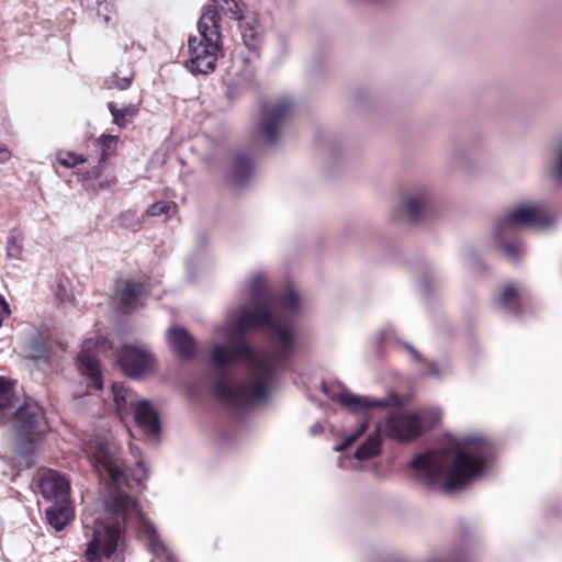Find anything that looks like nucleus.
<instances>
[{"label": "nucleus", "mask_w": 562, "mask_h": 562, "mask_svg": "<svg viewBox=\"0 0 562 562\" xmlns=\"http://www.w3.org/2000/svg\"><path fill=\"white\" fill-rule=\"evenodd\" d=\"M176 207L177 206L173 202L159 201V202L153 203L147 209V215L148 216H159L161 214H169V212L176 210Z\"/></svg>", "instance_id": "obj_29"}, {"label": "nucleus", "mask_w": 562, "mask_h": 562, "mask_svg": "<svg viewBox=\"0 0 562 562\" xmlns=\"http://www.w3.org/2000/svg\"><path fill=\"white\" fill-rule=\"evenodd\" d=\"M131 450L134 452L136 451L137 453H139L138 449H134V447H131Z\"/></svg>", "instance_id": "obj_44"}, {"label": "nucleus", "mask_w": 562, "mask_h": 562, "mask_svg": "<svg viewBox=\"0 0 562 562\" xmlns=\"http://www.w3.org/2000/svg\"><path fill=\"white\" fill-rule=\"evenodd\" d=\"M381 451V425L376 427V429L371 432L364 442L360 445V447L355 451V458L357 460L363 461L371 459L379 454Z\"/></svg>", "instance_id": "obj_22"}, {"label": "nucleus", "mask_w": 562, "mask_h": 562, "mask_svg": "<svg viewBox=\"0 0 562 562\" xmlns=\"http://www.w3.org/2000/svg\"><path fill=\"white\" fill-rule=\"evenodd\" d=\"M136 471H142V474H138L137 472H135L133 474L136 481L140 482L142 480L147 479L148 473H147V470H146V468L144 465L143 460H140V459H138L136 461Z\"/></svg>", "instance_id": "obj_37"}, {"label": "nucleus", "mask_w": 562, "mask_h": 562, "mask_svg": "<svg viewBox=\"0 0 562 562\" xmlns=\"http://www.w3.org/2000/svg\"><path fill=\"white\" fill-rule=\"evenodd\" d=\"M440 280L435 273H427L422 279V288L426 294L439 288Z\"/></svg>", "instance_id": "obj_34"}, {"label": "nucleus", "mask_w": 562, "mask_h": 562, "mask_svg": "<svg viewBox=\"0 0 562 562\" xmlns=\"http://www.w3.org/2000/svg\"><path fill=\"white\" fill-rule=\"evenodd\" d=\"M552 222L551 216L547 212L543 204H520L513 207L505 215L501 216L495 225H497V234L515 233L517 228H546Z\"/></svg>", "instance_id": "obj_7"}, {"label": "nucleus", "mask_w": 562, "mask_h": 562, "mask_svg": "<svg viewBox=\"0 0 562 562\" xmlns=\"http://www.w3.org/2000/svg\"><path fill=\"white\" fill-rule=\"evenodd\" d=\"M494 454L493 443L483 437H467L453 449L432 450L415 457L409 467L427 488L461 490L480 476Z\"/></svg>", "instance_id": "obj_3"}, {"label": "nucleus", "mask_w": 562, "mask_h": 562, "mask_svg": "<svg viewBox=\"0 0 562 562\" xmlns=\"http://www.w3.org/2000/svg\"><path fill=\"white\" fill-rule=\"evenodd\" d=\"M117 366L127 378L139 380L154 369L155 357L143 345L124 344L117 351Z\"/></svg>", "instance_id": "obj_8"}, {"label": "nucleus", "mask_w": 562, "mask_h": 562, "mask_svg": "<svg viewBox=\"0 0 562 562\" xmlns=\"http://www.w3.org/2000/svg\"><path fill=\"white\" fill-rule=\"evenodd\" d=\"M256 170L254 159L246 153H235L231 169L225 176L226 182L235 189L244 188Z\"/></svg>", "instance_id": "obj_13"}, {"label": "nucleus", "mask_w": 562, "mask_h": 562, "mask_svg": "<svg viewBox=\"0 0 562 562\" xmlns=\"http://www.w3.org/2000/svg\"><path fill=\"white\" fill-rule=\"evenodd\" d=\"M11 313L9 304L0 295V327L2 326L3 318L9 316Z\"/></svg>", "instance_id": "obj_39"}, {"label": "nucleus", "mask_w": 562, "mask_h": 562, "mask_svg": "<svg viewBox=\"0 0 562 562\" xmlns=\"http://www.w3.org/2000/svg\"><path fill=\"white\" fill-rule=\"evenodd\" d=\"M91 465L106 480L108 497L104 499L102 517L83 519L86 537L89 538L85 557L88 562L110 560L125 533L130 520H138V531L145 537L149 550L157 557L169 551L160 541L156 527L140 512L137 502L121 490L126 481L125 463L121 449L114 443L98 442Z\"/></svg>", "instance_id": "obj_2"}, {"label": "nucleus", "mask_w": 562, "mask_h": 562, "mask_svg": "<svg viewBox=\"0 0 562 562\" xmlns=\"http://www.w3.org/2000/svg\"><path fill=\"white\" fill-rule=\"evenodd\" d=\"M520 295L518 290L512 285H506L501 292L496 305L505 313L519 315L520 314Z\"/></svg>", "instance_id": "obj_21"}, {"label": "nucleus", "mask_w": 562, "mask_h": 562, "mask_svg": "<svg viewBox=\"0 0 562 562\" xmlns=\"http://www.w3.org/2000/svg\"><path fill=\"white\" fill-rule=\"evenodd\" d=\"M323 391L333 400L339 401L340 404L349 409L352 413H360L363 415L364 420L360 423L359 426L356 427V429L349 434L344 442L339 446L335 447V451H342L346 448L353 445L359 437H361L364 431L369 428V411L373 407H386L389 405V402L386 400H373L368 396H360L356 395L347 390H344L341 392L335 393L331 392L330 389L323 383Z\"/></svg>", "instance_id": "obj_6"}, {"label": "nucleus", "mask_w": 562, "mask_h": 562, "mask_svg": "<svg viewBox=\"0 0 562 562\" xmlns=\"http://www.w3.org/2000/svg\"><path fill=\"white\" fill-rule=\"evenodd\" d=\"M119 138L117 136L113 135H102L99 140L98 145L100 148V161H105L109 157H111L117 145Z\"/></svg>", "instance_id": "obj_28"}, {"label": "nucleus", "mask_w": 562, "mask_h": 562, "mask_svg": "<svg viewBox=\"0 0 562 562\" xmlns=\"http://www.w3.org/2000/svg\"><path fill=\"white\" fill-rule=\"evenodd\" d=\"M41 494L56 505L66 504L69 497V482L57 471L47 470L38 480Z\"/></svg>", "instance_id": "obj_11"}, {"label": "nucleus", "mask_w": 562, "mask_h": 562, "mask_svg": "<svg viewBox=\"0 0 562 562\" xmlns=\"http://www.w3.org/2000/svg\"><path fill=\"white\" fill-rule=\"evenodd\" d=\"M431 562H440V561L435 560V561H431Z\"/></svg>", "instance_id": "obj_47"}, {"label": "nucleus", "mask_w": 562, "mask_h": 562, "mask_svg": "<svg viewBox=\"0 0 562 562\" xmlns=\"http://www.w3.org/2000/svg\"><path fill=\"white\" fill-rule=\"evenodd\" d=\"M167 340L177 357L186 360L194 357L196 350L195 339L186 328L169 327Z\"/></svg>", "instance_id": "obj_14"}, {"label": "nucleus", "mask_w": 562, "mask_h": 562, "mask_svg": "<svg viewBox=\"0 0 562 562\" xmlns=\"http://www.w3.org/2000/svg\"><path fill=\"white\" fill-rule=\"evenodd\" d=\"M91 341H85L82 349L78 356L79 370L82 374L90 379L91 385L95 390H102L103 381L100 369V362L97 357L90 352Z\"/></svg>", "instance_id": "obj_16"}, {"label": "nucleus", "mask_w": 562, "mask_h": 562, "mask_svg": "<svg viewBox=\"0 0 562 562\" xmlns=\"http://www.w3.org/2000/svg\"><path fill=\"white\" fill-rule=\"evenodd\" d=\"M132 78L131 77H123V78H116L114 82L112 83L113 87L125 90L131 86Z\"/></svg>", "instance_id": "obj_38"}, {"label": "nucleus", "mask_w": 562, "mask_h": 562, "mask_svg": "<svg viewBox=\"0 0 562 562\" xmlns=\"http://www.w3.org/2000/svg\"><path fill=\"white\" fill-rule=\"evenodd\" d=\"M16 402L12 382L0 376V412L12 409Z\"/></svg>", "instance_id": "obj_25"}, {"label": "nucleus", "mask_w": 562, "mask_h": 562, "mask_svg": "<svg viewBox=\"0 0 562 562\" xmlns=\"http://www.w3.org/2000/svg\"><path fill=\"white\" fill-rule=\"evenodd\" d=\"M113 123L119 127H125L127 123L137 114V109L133 105L119 109L114 102L108 104Z\"/></svg>", "instance_id": "obj_26"}, {"label": "nucleus", "mask_w": 562, "mask_h": 562, "mask_svg": "<svg viewBox=\"0 0 562 562\" xmlns=\"http://www.w3.org/2000/svg\"><path fill=\"white\" fill-rule=\"evenodd\" d=\"M430 201V194L426 189L407 193L401 201L403 215L412 224L420 222L428 212Z\"/></svg>", "instance_id": "obj_12"}, {"label": "nucleus", "mask_w": 562, "mask_h": 562, "mask_svg": "<svg viewBox=\"0 0 562 562\" xmlns=\"http://www.w3.org/2000/svg\"><path fill=\"white\" fill-rule=\"evenodd\" d=\"M426 414L395 413L389 415L385 435L398 441H409L422 435L426 428Z\"/></svg>", "instance_id": "obj_10"}, {"label": "nucleus", "mask_w": 562, "mask_h": 562, "mask_svg": "<svg viewBox=\"0 0 562 562\" xmlns=\"http://www.w3.org/2000/svg\"><path fill=\"white\" fill-rule=\"evenodd\" d=\"M98 4V15L102 16V20L105 24H109L112 20L110 15V8L112 7L106 0H95Z\"/></svg>", "instance_id": "obj_36"}, {"label": "nucleus", "mask_w": 562, "mask_h": 562, "mask_svg": "<svg viewBox=\"0 0 562 562\" xmlns=\"http://www.w3.org/2000/svg\"><path fill=\"white\" fill-rule=\"evenodd\" d=\"M134 411V418L137 426L142 431L149 436L155 437L160 431V423L157 412L153 408L147 400H140L136 403Z\"/></svg>", "instance_id": "obj_15"}, {"label": "nucleus", "mask_w": 562, "mask_h": 562, "mask_svg": "<svg viewBox=\"0 0 562 562\" xmlns=\"http://www.w3.org/2000/svg\"><path fill=\"white\" fill-rule=\"evenodd\" d=\"M146 292L145 283L127 279L124 281L123 285L116 290L115 297L124 312H131L136 307L137 301L143 297Z\"/></svg>", "instance_id": "obj_17"}, {"label": "nucleus", "mask_w": 562, "mask_h": 562, "mask_svg": "<svg viewBox=\"0 0 562 562\" xmlns=\"http://www.w3.org/2000/svg\"><path fill=\"white\" fill-rule=\"evenodd\" d=\"M58 162L67 168H71L77 166L78 164H82L86 161V159L81 156H77L74 153L67 151V153H59L58 154Z\"/></svg>", "instance_id": "obj_31"}, {"label": "nucleus", "mask_w": 562, "mask_h": 562, "mask_svg": "<svg viewBox=\"0 0 562 562\" xmlns=\"http://www.w3.org/2000/svg\"><path fill=\"white\" fill-rule=\"evenodd\" d=\"M47 428L44 409L37 403L25 402L15 409L12 434L16 452L27 468L35 463L37 442L45 436Z\"/></svg>", "instance_id": "obj_4"}, {"label": "nucleus", "mask_w": 562, "mask_h": 562, "mask_svg": "<svg viewBox=\"0 0 562 562\" xmlns=\"http://www.w3.org/2000/svg\"><path fill=\"white\" fill-rule=\"evenodd\" d=\"M220 41L190 37L188 42L189 59L187 69L192 74L207 75L213 72L220 55Z\"/></svg>", "instance_id": "obj_9"}, {"label": "nucleus", "mask_w": 562, "mask_h": 562, "mask_svg": "<svg viewBox=\"0 0 562 562\" xmlns=\"http://www.w3.org/2000/svg\"><path fill=\"white\" fill-rule=\"evenodd\" d=\"M515 233H505L498 236L497 225L494 226L495 243L505 256L512 260L517 261L525 251V247L518 239L513 238Z\"/></svg>", "instance_id": "obj_19"}, {"label": "nucleus", "mask_w": 562, "mask_h": 562, "mask_svg": "<svg viewBox=\"0 0 562 562\" xmlns=\"http://www.w3.org/2000/svg\"><path fill=\"white\" fill-rule=\"evenodd\" d=\"M323 430H324V427H323V425H322L319 422H317V423L313 424V425L310 427V434H311L312 436L319 435V434H322V432H323Z\"/></svg>", "instance_id": "obj_40"}, {"label": "nucleus", "mask_w": 562, "mask_h": 562, "mask_svg": "<svg viewBox=\"0 0 562 562\" xmlns=\"http://www.w3.org/2000/svg\"><path fill=\"white\" fill-rule=\"evenodd\" d=\"M431 373L432 374H437V370L436 369H431Z\"/></svg>", "instance_id": "obj_45"}, {"label": "nucleus", "mask_w": 562, "mask_h": 562, "mask_svg": "<svg viewBox=\"0 0 562 562\" xmlns=\"http://www.w3.org/2000/svg\"><path fill=\"white\" fill-rule=\"evenodd\" d=\"M283 306L290 312H296L299 308V295L294 290H289L283 299Z\"/></svg>", "instance_id": "obj_35"}, {"label": "nucleus", "mask_w": 562, "mask_h": 562, "mask_svg": "<svg viewBox=\"0 0 562 562\" xmlns=\"http://www.w3.org/2000/svg\"><path fill=\"white\" fill-rule=\"evenodd\" d=\"M220 15L214 5H207L198 23L200 36L212 41H220Z\"/></svg>", "instance_id": "obj_18"}, {"label": "nucleus", "mask_w": 562, "mask_h": 562, "mask_svg": "<svg viewBox=\"0 0 562 562\" xmlns=\"http://www.w3.org/2000/svg\"><path fill=\"white\" fill-rule=\"evenodd\" d=\"M46 517L49 525L56 530H63L71 519L70 510L66 506H50L46 509Z\"/></svg>", "instance_id": "obj_23"}, {"label": "nucleus", "mask_w": 562, "mask_h": 562, "mask_svg": "<svg viewBox=\"0 0 562 562\" xmlns=\"http://www.w3.org/2000/svg\"><path fill=\"white\" fill-rule=\"evenodd\" d=\"M295 104L289 97L266 103L255 126L257 137L266 145L274 146L294 115Z\"/></svg>", "instance_id": "obj_5"}, {"label": "nucleus", "mask_w": 562, "mask_h": 562, "mask_svg": "<svg viewBox=\"0 0 562 562\" xmlns=\"http://www.w3.org/2000/svg\"><path fill=\"white\" fill-rule=\"evenodd\" d=\"M92 175H93V177L98 178V177H99V175H100V173H99V169L93 170V171H92Z\"/></svg>", "instance_id": "obj_43"}, {"label": "nucleus", "mask_w": 562, "mask_h": 562, "mask_svg": "<svg viewBox=\"0 0 562 562\" xmlns=\"http://www.w3.org/2000/svg\"><path fill=\"white\" fill-rule=\"evenodd\" d=\"M21 254V244L18 235L11 234L7 241V257L18 258Z\"/></svg>", "instance_id": "obj_33"}, {"label": "nucleus", "mask_w": 562, "mask_h": 562, "mask_svg": "<svg viewBox=\"0 0 562 562\" xmlns=\"http://www.w3.org/2000/svg\"><path fill=\"white\" fill-rule=\"evenodd\" d=\"M263 276L249 283L251 302L216 327L228 345L215 342L210 363L217 376L214 396L235 407H250L267 400L277 371L294 349L293 326L274 317L265 300Z\"/></svg>", "instance_id": "obj_1"}, {"label": "nucleus", "mask_w": 562, "mask_h": 562, "mask_svg": "<svg viewBox=\"0 0 562 562\" xmlns=\"http://www.w3.org/2000/svg\"><path fill=\"white\" fill-rule=\"evenodd\" d=\"M239 30L244 44L251 50L258 48L260 25L255 16H243L239 21Z\"/></svg>", "instance_id": "obj_20"}, {"label": "nucleus", "mask_w": 562, "mask_h": 562, "mask_svg": "<svg viewBox=\"0 0 562 562\" xmlns=\"http://www.w3.org/2000/svg\"><path fill=\"white\" fill-rule=\"evenodd\" d=\"M552 177L557 182L562 183V138L560 144L555 147V161L552 167Z\"/></svg>", "instance_id": "obj_32"}, {"label": "nucleus", "mask_w": 562, "mask_h": 562, "mask_svg": "<svg viewBox=\"0 0 562 562\" xmlns=\"http://www.w3.org/2000/svg\"><path fill=\"white\" fill-rule=\"evenodd\" d=\"M99 187H100L101 189L105 188V186H104L102 182L99 184Z\"/></svg>", "instance_id": "obj_46"}, {"label": "nucleus", "mask_w": 562, "mask_h": 562, "mask_svg": "<svg viewBox=\"0 0 562 562\" xmlns=\"http://www.w3.org/2000/svg\"><path fill=\"white\" fill-rule=\"evenodd\" d=\"M11 157V153L3 146L0 145V164L8 161Z\"/></svg>", "instance_id": "obj_41"}, {"label": "nucleus", "mask_w": 562, "mask_h": 562, "mask_svg": "<svg viewBox=\"0 0 562 562\" xmlns=\"http://www.w3.org/2000/svg\"><path fill=\"white\" fill-rule=\"evenodd\" d=\"M405 346L415 359H419V353L409 344H406Z\"/></svg>", "instance_id": "obj_42"}, {"label": "nucleus", "mask_w": 562, "mask_h": 562, "mask_svg": "<svg viewBox=\"0 0 562 562\" xmlns=\"http://www.w3.org/2000/svg\"><path fill=\"white\" fill-rule=\"evenodd\" d=\"M30 350L34 360L47 359L50 356L52 348L41 335L32 337L30 340Z\"/></svg>", "instance_id": "obj_27"}, {"label": "nucleus", "mask_w": 562, "mask_h": 562, "mask_svg": "<svg viewBox=\"0 0 562 562\" xmlns=\"http://www.w3.org/2000/svg\"><path fill=\"white\" fill-rule=\"evenodd\" d=\"M114 402L119 412L125 409L127 406L134 408L136 403L139 402L136 394L125 387L123 384L114 383L112 385Z\"/></svg>", "instance_id": "obj_24"}, {"label": "nucleus", "mask_w": 562, "mask_h": 562, "mask_svg": "<svg viewBox=\"0 0 562 562\" xmlns=\"http://www.w3.org/2000/svg\"><path fill=\"white\" fill-rule=\"evenodd\" d=\"M221 9L229 19L239 21L244 16L235 0H223Z\"/></svg>", "instance_id": "obj_30"}]
</instances>
